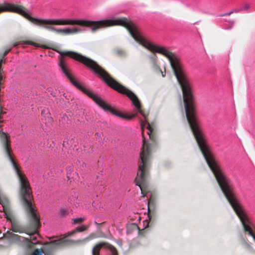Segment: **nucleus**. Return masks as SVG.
I'll return each instance as SVG.
<instances>
[{
    "label": "nucleus",
    "mask_w": 255,
    "mask_h": 255,
    "mask_svg": "<svg viewBox=\"0 0 255 255\" xmlns=\"http://www.w3.org/2000/svg\"><path fill=\"white\" fill-rule=\"evenodd\" d=\"M42 122L44 123L47 127H50L52 125V119L50 117V113L46 109H43L41 111Z\"/></svg>",
    "instance_id": "0eeeda50"
},
{
    "label": "nucleus",
    "mask_w": 255,
    "mask_h": 255,
    "mask_svg": "<svg viewBox=\"0 0 255 255\" xmlns=\"http://www.w3.org/2000/svg\"><path fill=\"white\" fill-rule=\"evenodd\" d=\"M1 238V237H0V239Z\"/></svg>",
    "instance_id": "412c9836"
},
{
    "label": "nucleus",
    "mask_w": 255,
    "mask_h": 255,
    "mask_svg": "<svg viewBox=\"0 0 255 255\" xmlns=\"http://www.w3.org/2000/svg\"><path fill=\"white\" fill-rule=\"evenodd\" d=\"M141 128L143 129V128L146 127L147 129V133L149 135V137L150 139L152 138V135H151V132L152 131V128H151L150 124L147 122L146 119L145 121H140Z\"/></svg>",
    "instance_id": "6e6552de"
},
{
    "label": "nucleus",
    "mask_w": 255,
    "mask_h": 255,
    "mask_svg": "<svg viewBox=\"0 0 255 255\" xmlns=\"http://www.w3.org/2000/svg\"><path fill=\"white\" fill-rule=\"evenodd\" d=\"M10 50V49H8L7 50H5L4 53V56H5L9 52Z\"/></svg>",
    "instance_id": "f3484780"
},
{
    "label": "nucleus",
    "mask_w": 255,
    "mask_h": 255,
    "mask_svg": "<svg viewBox=\"0 0 255 255\" xmlns=\"http://www.w3.org/2000/svg\"><path fill=\"white\" fill-rule=\"evenodd\" d=\"M161 73H162V77H165V74H164L162 73V71H161Z\"/></svg>",
    "instance_id": "a211bd4d"
},
{
    "label": "nucleus",
    "mask_w": 255,
    "mask_h": 255,
    "mask_svg": "<svg viewBox=\"0 0 255 255\" xmlns=\"http://www.w3.org/2000/svg\"><path fill=\"white\" fill-rule=\"evenodd\" d=\"M60 213L61 215L65 216L68 214V211L65 208H61L60 209Z\"/></svg>",
    "instance_id": "f8f14e48"
},
{
    "label": "nucleus",
    "mask_w": 255,
    "mask_h": 255,
    "mask_svg": "<svg viewBox=\"0 0 255 255\" xmlns=\"http://www.w3.org/2000/svg\"><path fill=\"white\" fill-rule=\"evenodd\" d=\"M53 49L60 54L61 57L60 59L59 66L61 68L63 73H64L67 78L69 80L70 82L76 88L86 94L89 97L91 98L104 110L106 111H109L112 114L123 119L130 120L137 117V114H133L131 116H127L119 112L109 105L102 99L99 97L98 95L78 83L74 78L72 76L69 70L67 67L62 56H69L81 62L87 67H89L96 74H97L99 77L102 79L110 87L118 92L128 96L131 101L136 112L140 114L145 119V116L141 109L140 102L135 94L131 91L122 85L112 78L110 75L95 61L74 52L67 51L62 53L56 49Z\"/></svg>",
    "instance_id": "f03ea898"
},
{
    "label": "nucleus",
    "mask_w": 255,
    "mask_h": 255,
    "mask_svg": "<svg viewBox=\"0 0 255 255\" xmlns=\"http://www.w3.org/2000/svg\"><path fill=\"white\" fill-rule=\"evenodd\" d=\"M25 44H29V45L34 46L35 47L38 46L37 44L32 42H30V41H23V42H15L13 44V46L16 47L18 45H23Z\"/></svg>",
    "instance_id": "1a4fd4ad"
},
{
    "label": "nucleus",
    "mask_w": 255,
    "mask_h": 255,
    "mask_svg": "<svg viewBox=\"0 0 255 255\" xmlns=\"http://www.w3.org/2000/svg\"><path fill=\"white\" fill-rule=\"evenodd\" d=\"M156 146L154 142L146 143L143 140V143L140 153L141 162L138 166V171L137 176L135 179V184L139 187L141 194L144 196L143 187L146 184L148 177V170L151 157V153Z\"/></svg>",
    "instance_id": "20e7f679"
},
{
    "label": "nucleus",
    "mask_w": 255,
    "mask_h": 255,
    "mask_svg": "<svg viewBox=\"0 0 255 255\" xmlns=\"http://www.w3.org/2000/svg\"><path fill=\"white\" fill-rule=\"evenodd\" d=\"M250 6L249 3H245L241 7L235 9V12L238 13L240 12L243 10H247L250 8Z\"/></svg>",
    "instance_id": "9d476101"
},
{
    "label": "nucleus",
    "mask_w": 255,
    "mask_h": 255,
    "mask_svg": "<svg viewBox=\"0 0 255 255\" xmlns=\"http://www.w3.org/2000/svg\"><path fill=\"white\" fill-rule=\"evenodd\" d=\"M118 52L119 54H121V55H125V54H126V53H125V52L124 50H119V51H118Z\"/></svg>",
    "instance_id": "2eb2a0df"
},
{
    "label": "nucleus",
    "mask_w": 255,
    "mask_h": 255,
    "mask_svg": "<svg viewBox=\"0 0 255 255\" xmlns=\"http://www.w3.org/2000/svg\"><path fill=\"white\" fill-rule=\"evenodd\" d=\"M86 229V227L85 226H79L75 230L69 232L65 236H63L57 240H53L51 242L52 246L53 247H58L65 245H70L72 243H85L89 241L92 239L91 237L85 238L83 240H79L77 241H72L69 239L68 237L72 236L76 232H81Z\"/></svg>",
    "instance_id": "39448f33"
},
{
    "label": "nucleus",
    "mask_w": 255,
    "mask_h": 255,
    "mask_svg": "<svg viewBox=\"0 0 255 255\" xmlns=\"http://www.w3.org/2000/svg\"><path fill=\"white\" fill-rule=\"evenodd\" d=\"M4 11L17 13L36 25L57 33H62L65 35L80 33L84 31L85 29L78 27H73L71 28H57L53 26L78 25L82 27H90L92 31H95L100 28L117 25H122L128 29L132 37L138 43L152 52L159 53V46L152 43L146 39L140 33L136 26L132 22L125 17L99 21L70 18H37L31 16L22 6L9 3H4L3 4L0 5V13Z\"/></svg>",
    "instance_id": "f257e3e1"
},
{
    "label": "nucleus",
    "mask_w": 255,
    "mask_h": 255,
    "mask_svg": "<svg viewBox=\"0 0 255 255\" xmlns=\"http://www.w3.org/2000/svg\"><path fill=\"white\" fill-rule=\"evenodd\" d=\"M235 12V10L234 11H230L229 12H228V13H224L223 14H221L220 15V16H226V15H230L233 13Z\"/></svg>",
    "instance_id": "4468645a"
},
{
    "label": "nucleus",
    "mask_w": 255,
    "mask_h": 255,
    "mask_svg": "<svg viewBox=\"0 0 255 255\" xmlns=\"http://www.w3.org/2000/svg\"><path fill=\"white\" fill-rule=\"evenodd\" d=\"M3 146L4 152L10 161L15 173L19 179L20 184V194L23 202L24 208L29 219L30 225L32 232L27 231L26 234L29 238H25L17 235L12 234L10 231H7L6 234H3L13 240L27 242L28 246L31 248V244H36L39 243L38 238H40L37 230L40 227V218L37 214L34 205L32 203V196L31 190L26 177L20 170L19 167L12 156V152L10 147L9 139H3Z\"/></svg>",
    "instance_id": "7ed1b4c3"
},
{
    "label": "nucleus",
    "mask_w": 255,
    "mask_h": 255,
    "mask_svg": "<svg viewBox=\"0 0 255 255\" xmlns=\"http://www.w3.org/2000/svg\"><path fill=\"white\" fill-rule=\"evenodd\" d=\"M150 58H151V60L152 61L153 64L154 65H156V56H150Z\"/></svg>",
    "instance_id": "ddd939ff"
},
{
    "label": "nucleus",
    "mask_w": 255,
    "mask_h": 255,
    "mask_svg": "<svg viewBox=\"0 0 255 255\" xmlns=\"http://www.w3.org/2000/svg\"><path fill=\"white\" fill-rule=\"evenodd\" d=\"M72 220H73V224H78V223H81L84 220V218H78L73 219Z\"/></svg>",
    "instance_id": "9b49d317"
},
{
    "label": "nucleus",
    "mask_w": 255,
    "mask_h": 255,
    "mask_svg": "<svg viewBox=\"0 0 255 255\" xmlns=\"http://www.w3.org/2000/svg\"><path fill=\"white\" fill-rule=\"evenodd\" d=\"M31 255H41V254L36 251L33 252Z\"/></svg>",
    "instance_id": "dca6fc26"
},
{
    "label": "nucleus",
    "mask_w": 255,
    "mask_h": 255,
    "mask_svg": "<svg viewBox=\"0 0 255 255\" xmlns=\"http://www.w3.org/2000/svg\"><path fill=\"white\" fill-rule=\"evenodd\" d=\"M71 167H69V171H71Z\"/></svg>",
    "instance_id": "aec40b11"
},
{
    "label": "nucleus",
    "mask_w": 255,
    "mask_h": 255,
    "mask_svg": "<svg viewBox=\"0 0 255 255\" xmlns=\"http://www.w3.org/2000/svg\"><path fill=\"white\" fill-rule=\"evenodd\" d=\"M69 201L70 203H72V200H71L70 198H69Z\"/></svg>",
    "instance_id": "6ab92c4d"
},
{
    "label": "nucleus",
    "mask_w": 255,
    "mask_h": 255,
    "mask_svg": "<svg viewBox=\"0 0 255 255\" xmlns=\"http://www.w3.org/2000/svg\"><path fill=\"white\" fill-rule=\"evenodd\" d=\"M93 255H118L116 249L108 244L100 243L95 246L92 250Z\"/></svg>",
    "instance_id": "423d86ee"
}]
</instances>
